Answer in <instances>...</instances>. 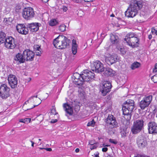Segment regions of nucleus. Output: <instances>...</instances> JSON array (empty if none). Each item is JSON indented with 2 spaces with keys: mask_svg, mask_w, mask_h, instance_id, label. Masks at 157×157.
Instances as JSON below:
<instances>
[{
  "mask_svg": "<svg viewBox=\"0 0 157 157\" xmlns=\"http://www.w3.org/2000/svg\"><path fill=\"white\" fill-rule=\"evenodd\" d=\"M23 52L25 61H31L33 60L35 53L27 49L25 50Z\"/></svg>",
  "mask_w": 157,
  "mask_h": 157,
  "instance_id": "15",
  "label": "nucleus"
},
{
  "mask_svg": "<svg viewBox=\"0 0 157 157\" xmlns=\"http://www.w3.org/2000/svg\"><path fill=\"white\" fill-rule=\"evenodd\" d=\"M45 149L47 151H52V149L51 148H45Z\"/></svg>",
  "mask_w": 157,
  "mask_h": 157,
  "instance_id": "48",
  "label": "nucleus"
},
{
  "mask_svg": "<svg viewBox=\"0 0 157 157\" xmlns=\"http://www.w3.org/2000/svg\"><path fill=\"white\" fill-rule=\"evenodd\" d=\"M66 25L64 24H62L59 27V30L61 32H64L66 30Z\"/></svg>",
  "mask_w": 157,
  "mask_h": 157,
  "instance_id": "30",
  "label": "nucleus"
},
{
  "mask_svg": "<svg viewBox=\"0 0 157 157\" xmlns=\"http://www.w3.org/2000/svg\"><path fill=\"white\" fill-rule=\"evenodd\" d=\"M136 142L139 148L141 149H143L147 145V143L146 138L141 136L137 137Z\"/></svg>",
  "mask_w": 157,
  "mask_h": 157,
  "instance_id": "16",
  "label": "nucleus"
},
{
  "mask_svg": "<svg viewBox=\"0 0 157 157\" xmlns=\"http://www.w3.org/2000/svg\"><path fill=\"white\" fill-rule=\"evenodd\" d=\"M22 14L26 20H30L34 17L35 13L33 8L31 7L25 8L22 11Z\"/></svg>",
  "mask_w": 157,
  "mask_h": 157,
  "instance_id": "10",
  "label": "nucleus"
},
{
  "mask_svg": "<svg viewBox=\"0 0 157 157\" xmlns=\"http://www.w3.org/2000/svg\"><path fill=\"white\" fill-rule=\"evenodd\" d=\"M31 141V143H32V146L33 147H34V142L32 141Z\"/></svg>",
  "mask_w": 157,
  "mask_h": 157,
  "instance_id": "57",
  "label": "nucleus"
},
{
  "mask_svg": "<svg viewBox=\"0 0 157 157\" xmlns=\"http://www.w3.org/2000/svg\"><path fill=\"white\" fill-rule=\"evenodd\" d=\"M78 47V45L76 43V40L73 39L72 40V47Z\"/></svg>",
  "mask_w": 157,
  "mask_h": 157,
  "instance_id": "38",
  "label": "nucleus"
},
{
  "mask_svg": "<svg viewBox=\"0 0 157 157\" xmlns=\"http://www.w3.org/2000/svg\"><path fill=\"white\" fill-rule=\"evenodd\" d=\"M4 43L5 47L8 49H13L16 46V42L15 39L11 36L6 38Z\"/></svg>",
  "mask_w": 157,
  "mask_h": 157,
  "instance_id": "13",
  "label": "nucleus"
},
{
  "mask_svg": "<svg viewBox=\"0 0 157 157\" xmlns=\"http://www.w3.org/2000/svg\"><path fill=\"white\" fill-rule=\"evenodd\" d=\"M71 41L66 36H59L53 40V44L55 48L59 49L66 48L69 45Z\"/></svg>",
  "mask_w": 157,
  "mask_h": 157,
  "instance_id": "3",
  "label": "nucleus"
},
{
  "mask_svg": "<svg viewBox=\"0 0 157 157\" xmlns=\"http://www.w3.org/2000/svg\"><path fill=\"white\" fill-rule=\"evenodd\" d=\"M117 56L114 54L107 57L105 59V62L109 65H110L116 63L118 61Z\"/></svg>",
  "mask_w": 157,
  "mask_h": 157,
  "instance_id": "21",
  "label": "nucleus"
},
{
  "mask_svg": "<svg viewBox=\"0 0 157 157\" xmlns=\"http://www.w3.org/2000/svg\"><path fill=\"white\" fill-rule=\"evenodd\" d=\"M111 87L110 82L108 81H105L100 86V90L102 95L104 96L110 91Z\"/></svg>",
  "mask_w": 157,
  "mask_h": 157,
  "instance_id": "12",
  "label": "nucleus"
},
{
  "mask_svg": "<svg viewBox=\"0 0 157 157\" xmlns=\"http://www.w3.org/2000/svg\"><path fill=\"white\" fill-rule=\"evenodd\" d=\"M58 23L56 20L55 19L51 20L49 22V25L51 26H54Z\"/></svg>",
  "mask_w": 157,
  "mask_h": 157,
  "instance_id": "28",
  "label": "nucleus"
},
{
  "mask_svg": "<svg viewBox=\"0 0 157 157\" xmlns=\"http://www.w3.org/2000/svg\"><path fill=\"white\" fill-rule=\"evenodd\" d=\"M148 128L149 133H157V124L152 121L148 124Z\"/></svg>",
  "mask_w": 157,
  "mask_h": 157,
  "instance_id": "20",
  "label": "nucleus"
},
{
  "mask_svg": "<svg viewBox=\"0 0 157 157\" xmlns=\"http://www.w3.org/2000/svg\"><path fill=\"white\" fill-rule=\"evenodd\" d=\"M6 35L2 31H0V44L4 43L6 38Z\"/></svg>",
  "mask_w": 157,
  "mask_h": 157,
  "instance_id": "25",
  "label": "nucleus"
},
{
  "mask_svg": "<svg viewBox=\"0 0 157 157\" xmlns=\"http://www.w3.org/2000/svg\"><path fill=\"white\" fill-rule=\"evenodd\" d=\"M51 113L52 114L56 115L57 113H56L55 108H53L51 110Z\"/></svg>",
  "mask_w": 157,
  "mask_h": 157,
  "instance_id": "37",
  "label": "nucleus"
},
{
  "mask_svg": "<svg viewBox=\"0 0 157 157\" xmlns=\"http://www.w3.org/2000/svg\"><path fill=\"white\" fill-rule=\"evenodd\" d=\"M140 63L137 62H135L133 63L131 66V68L132 70H134L136 68H139L140 66Z\"/></svg>",
  "mask_w": 157,
  "mask_h": 157,
  "instance_id": "26",
  "label": "nucleus"
},
{
  "mask_svg": "<svg viewBox=\"0 0 157 157\" xmlns=\"http://www.w3.org/2000/svg\"><path fill=\"white\" fill-rule=\"evenodd\" d=\"M24 123L26 124H28L30 122L31 119L29 118H25L24 119Z\"/></svg>",
  "mask_w": 157,
  "mask_h": 157,
  "instance_id": "36",
  "label": "nucleus"
},
{
  "mask_svg": "<svg viewBox=\"0 0 157 157\" xmlns=\"http://www.w3.org/2000/svg\"><path fill=\"white\" fill-rule=\"evenodd\" d=\"M27 103H28V100L26 101L25 102V104H26Z\"/></svg>",
  "mask_w": 157,
  "mask_h": 157,
  "instance_id": "63",
  "label": "nucleus"
},
{
  "mask_svg": "<svg viewBox=\"0 0 157 157\" xmlns=\"http://www.w3.org/2000/svg\"><path fill=\"white\" fill-rule=\"evenodd\" d=\"M122 53H123V54H125V52H123V51H122Z\"/></svg>",
  "mask_w": 157,
  "mask_h": 157,
  "instance_id": "62",
  "label": "nucleus"
},
{
  "mask_svg": "<svg viewBox=\"0 0 157 157\" xmlns=\"http://www.w3.org/2000/svg\"><path fill=\"white\" fill-rule=\"evenodd\" d=\"M152 99V96L151 95L145 97L139 103V105L142 110L147 108L151 103Z\"/></svg>",
  "mask_w": 157,
  "mask_h": 157,
  "instance_id": "11",
  "label": "nucleus"
},
{
  "mask_svg": "<svg viewBox=\"0 0 157 157\" xmlns=\"http://www.w3.org/2000/svg\"><path fill=\"white\" fill-rule=\"evenodd\" d=\"M105 121L107 126L111 129L116 128L118 127V124L115 117L111 114H109L105 119Z\"/></svg>",
  "mask_w": 157,
  "mask_h": 157,
  "instance_id": "8",
  "label": "nucleus"
},
{
  "mask_svg": "<svg viewBox=\"0 0 157 157\" xmlns=\"http://www.w3.org/2000/svg\"><path fill=\"white\" fill-rule=\"evenodd\" d=\"M136 36V35L133 33H129L125 36L124 41L132 48L137 47L139 44V40Z\"/></svg>",
  "mask_w": 157,
  "mask_h": 157,
  "instance_id": "5",
  "label": "nucleus"
},
{
  "mask_svg": "<svg viewBox=\"0 0 157 157\" xmlns=\"http://www.w3.org/2000/svg\"><path fill=\"white\" fill-rule=\"evenodd\" d=\"M127 133V128L125 127L122 128H121V133L122 137H126Z\"/></svg>",
  "mask_w": 157,
  "mask_h": 157,
  "instance_id": "27",
  "label": "nucleus"
},
{
  "mask_svg": "<svg viewBox=\"0 0 157 157\" xmlns=\"http://www.w3.org/2000/svg\"><path fill=\"white\" fill-rule=\"evenodd\" d=\"M36 48V55L39 56H40L41 52L40 50H41V49L40 48V47L38 46Z\"/></svg>",
  "mask_w": 157,
  "mask_h": 157,
  "instance_id": "29",
  "label": "nucleus"
},
{
  "mask_svg": "<svg viewBox=\"0 0 157 157\" xmlns=\"http://www.w3.org/2000/svg\"><path fill=\"white\" fill-rule=\"evenodd\" d=\"M19 122H22L24 123V119H20Z\"/></svg>",
  "mask_w": 157,
  "mask_h": 157,
  "instance_id": "52",
  "label": "nucleus"
},
{
  "mask_svg": "<svg viewBox=\"0 0 157 157\" xmlns=\"http://www.w3.org/2000/svg\"><path fill=\"white\" fill-rule=\"evenodd\" d=\"M74 1L77 3H80L81 2L82 0H73Z\"/></svg>",
  "mask_w": 157,
  "mask_h": 157,
  "instance_id": "46",
  "label": "nucleus"
},
{
  "mask_svg": "<svg viewBox=\"0 0 157 157\" xmlns=\"http://www.w3.org/2000/svg\"><path fill=\"white\" fill-rule=\"evenodd\" d=\"M89 144L91 145H93L94 144L93 143L92 141H90L89 142Z\"/></svg>",
  "mask_w": 157,
  "mask_h": 157,
  "instance_id": "59",
  "label": "nucleus"
},
{
  "mask_svg": "<svg viewBox=\"0 0 157 157\" xmlns=\"http://www.w3.org/2000/svg\"><path fill=\"white\" fill-rule=\"evenodd\" d=\"M38 101H39V102L38 103H37V104L36 105H34L33 107L31 108V109H33V108H34L35 107L38 106V105H39L40 103H41V101L40 100V99H38Z\"/></svg>",
  "mask_w": 157,
  "mask_h": 157,
  "instance_id": "40",
  "label": "nucleus"
},
{
  "mask_svg": "<svg viewBox=\"0 0 157 157\" xmlns=\"http://www.w3.org/2000/svg\"><path fill=\"white\" fill-rule=\"evenodd\" d=\"M35 97L36 98H37V95H36V96H33L31 97L30 98V99L33 98Z\"/></svg>",
  "mask_w": 157,
  "mask_h": 157,
  "instance_id": "60",
  "label": "nucleus"
},
{
  "mask_svg": "<svg viewBox=\"0 0 157 157\" xmlns=\"http://www.w3.org/2000/svg\"><path fill=\"white\" fill-rule=\"evenodd\" d=\"M16 28L17 32L21 34L26 35L28 33V28L23 24H18Z\"/></svg>",
  "mask_w": 157,
  "mask_h": 157,
  "instance_id": "18",
  "label": "nucleus"
},
{
  "mask_svg": "<svg viewBox=\"0 0 157 157\" xmlns=\"http://www.w3.org/2000/svg\"><path fill=\"white\" fill-rule=\"evenodd\" d=\"M75 152H78L79 151V148H76V149H75Z\"/></svg>",
  "mask_w": 157,
  "mask_h": 157,
  "instance_id": "56",
  "label": "nucleus"
},
{
  "mask_svg": "<svg viewBox=\"0 0 157 157\" xmlns=\"http://www.w3.org/2000/svg\"><path fill=\"white\" fill-rule=\"evenodd\" d=\"M144 123V121L142 119L135 120L131 128L132 133L136 134L140 132L143 128Z\"/></svg>",
  "mask_w": 157,
  "mask_h": 157,
  "instance_id": "6",
  "label": "nucleus"
},
{
  "mask_svg": "<svg viewBox=\"0 0 157 157\" xmlns=\"http://www.w3.org/2000/svg\"><path fill=\"white\" fill-rule=\"evenodd\" d=\"M141 157H150L149 156L145 155H142L141 156Z\"/></svg>",
  "mask_w": 157,
  "mask_h": 157,
  "instance_id": "53",
  "label": "nucleus"
},
{
  "mask_svg": "<svg viewBox=\"0 0 157 157\" xmlns=\"http://www.w3.org/2000/svg\"><path fill=\"white\" fill-rule=\"evenodd\" d=\"M134 108L135 102L132 100H128L123 104L122 108L123 114L127 116V119L129 120L131 119V114Z\"/></svg>",
  "mask_w": 157,
  "mask_h": 157,
  "instance_id": "4",
  "label": "nucleus"
},
{
  "mask_svg": "<svg viewBox=\"0 0 157 157\" xmlns=\"http://www.w3.org/2000/svg\"><path fill=\"white\" fill-rule=\"evenodd\" d=\"M78 47H72V51L73 54L74 55H75L77 52V48Z\"/></svg>",
  "mask_w": 157,
  "mask_h": 157,
  "instance_id": "33",
  "label": "nucleus"
},
{
  "mask_svg": "<svg viewBox=\"0 0 157 157\" xmlns=\"http://www.w3.org/2000/svg\"><path fill=\"white\" fill-rule=\"evenodd\" d=\"M94 0H84V1L86 2H91L93 1Z\"/></svg>",
  "mask_w": 157,
  "mask_h": 157,
  "instance_id": "49",
  "label": "nucleus"
},
{
  "mask_svg": "<svg viewBox=\"0 0 157 157\" xmlns=\"http://www.w3.org/2000/svg\"><path fill=\"white\" fill-rule=\"evenodd\" d=\"M25 61L23 52L22 54L18 53L14 57L13 62L14 63L19 64L23 63Z\"/></svg>",
  "mask_w": 157,
  "mask_h": 157,
  "instance_id": "19",
  "label": "nucleus"
},
{
  "mask_svg": "<svg viewBox=\"0 0 157 157\" xmlns=\"http://www.w3.org/2000/svg\"><path fill=\"white\" fill-rule=\"evenodd\" d=\"M20 9V8H19V7H17L15 10V11L17 12L18 13L19 12V10Z\"/></svg>",
  "mask_w": 157,
  "mask_h": 157,
  "instance_id": "47",
  "label": "nucleus"
},
{
  "mask_svg": "<svg viewBox=\"0 0 157 157\" xmlns=\"http://www.w3.org/2000/svg\"><path fill=\"white\" fill-rule=\"evenodd\" d=\"M57 121V119H52L51 120L50 122L52 123H54L56 122Z\"/></svg>",
  "mask_w": 157,
  "mask_h": 157,
  "instance_id": "45",
  "label": "nucleus"
},
{
  "mask_svg": "<svg viewBox=\"0 0 157 157\" xmlns=\"http://www.w3.org/2000/svg\"><path fill=\"white\" fill-rule=\"evenodd\" d=\"M156 31V29H155L154 28H152L151 29V33L153 34H155Z\"/></svg>",
  "mask_w": 157,
  "mask_h": 157,
  "instance_id": "42",
  "label": "nucleus"
},
{
  "mask_svg": "<svg viewBox=\"0 0 157 157\" xmlns=\"http://www.w3.org/2000/svg\"><path fill=\"white\" fill-rule=\"evenodd\" d=\"M102 146L103 147H109L110 146L109 145H105V144H103Z\"/></svg>",
  "mask_w": 157,
  "mask_h": 157,
  "instance_id": "51",
  "label": "nucleus"
},
{
  "mask_svg": "<svg viewBox=\"0 0 157 157\" xmlns=\"http://www.w3.org/2000/svg\"><path fill=\"white\" fill-rule=\"evenodd\" d=\"M104 74L105 76H113L116 75V72L112 69L109 68H104Z\"/></svg>",
  "mask_w": 157,
  "mask_h": 157,
  "instance_id": "23",
  "label": "nucleus"
},
{
  "mask_svg": "<svg viewBox=\"0 0 157 157\" xmlns=\"http://www.w3.org/2000/svg\"><path fill=\"white\" fill-rule=\"evenodd\" d=\"M91 67L93 68L92 70L97 73L103 72L105 68L103 64L99 61L94 62Z\"/></svg>",
  "mask_w": 157,
  "mask_h": 157,
  "instance_id": "14",
  "label": "nucleus"
},
{
  "mask_svg": "<svg viewBox=\"0 0 157 157\" xmlns=\"http://www.w3.org/2000/svg\"><path fill=\"white\" fill-rule=\"evenodd\" d=\"M63 106L66 113L69 115H72L73 109H74L76 112H77L80 109L79 106L76 104L75 103H72L71 106L66 103L64 104Z\"/></svg>",
  "mask_w": 157,
  "mask_h": 157,
  "instance_id": "7",
  "label": "nucleus"
},
{
  "mask_svg": "<svg viewBox=\"0 0 157 157\" xmlns=\"http://www.w3.org/2000/svg\"><path fill=\"white\" fill-rule=\"evenodd\" d=\"M106 97L107 98V99L109 100L111 98V95H109L108 96H107Z\"/></svg>",
  "mask_w": 157,
  "mask_h": 157,
  "instance_id": "50",
  "label": "nucleus"
},
{
  "mask_svg": "<svg viewBox=\"0 0 157 157\" xmlns=\"http://www.w3.org/2000/svg\"><path fill=\"white\" fill-rule=\"evenodd\" d=\"M153 72H156L157 71V63L155 64V68L153 69Z\"/></svg>",
  "mask_w": 157,
  "mask_h": 157,
  "instance_id": "39",
  "label": "nucleus"
},
{
  "mask_svg": "<svg viewBox=\"0 0 157 157\" xmlns=\"http://www.w3.org/2000/svg\"><path fill=\"white\" fill-rule=\"evenodd\" d=\"M155 34H156V35H157V30H156V33H155Z\"/></svg>",
  "mask_w": 157,
  "mask_h": 157,
  "instance_id": "64",
  "label": "nucleus"
},
{
  "mask_svg": "<svg viewBox=\"0 0 157 157\" xmlns=\"http://www.w3.org/2000/svg\"><path fill=\"white\" fill-rule=\"evenodd\" d=\"M143 6L142 3L136 0H132L127 10L125 12L126 16L133 17L138 13V11Z\"/></svg>",
  "mask_w": 157,
  "mask_h": 157,
  "instance_id": "2",
  "label": "nucleus"
},
{
  "mask_svg": "<svg viewBox=\"0 0 157 157\" xmlns=\"http://www.w3.org/2000/svg\"><path fill=\"white\" fill-rule=\"evenodd\" d=\"M49 0H42V2H44V3H46L47 2H48Z\"/></svg>",
  "mask_w": 157,
  "mask_h": 157,
  "instance_id": "54",
  "label": "nucleus"
},
{
  "mask_svg": "<svg viewBox=\"0 0 157 157\" xmlns=\"http://www.w3.org/2000/svg\"><path fill=\"white\" fill-rule=\"evenodd\" d=\"M62 9L63 11L65 12L67 10V7L65 6H63L62 7Z\"/></svg>",
  "mask_w": 157,
  "mask_h": 157,
  "instance_id": "41",
  "label": "nucleus"
},
{
  "mask_svg": "<svg viewBox=\"0 0 157 157\" xmlns=\"http://www.w3.org/2000/svg\"><path fill=\"white\" fill-rule=\"evenodd\" d=\"M95 122L94 119H93L91 121L89 122L87 124V126H88L94 127L95 124Z\"/></svg>",
  "mask_w": 157,
  "mask_h": 157,
  "instance_id": "31",
  "label": "nucleus"
},
{
  "mask_svg": "<svg viewBox=\"0 0 157 157\" xmlns=\"http://www.w3.org/2000/svg\"><path fill=\"white\" fill-rule=\"evenodd\" d=\"M152 36L151 35H149L148 36V38L149 39H151L152 38Z\"/></svg>",
  "mask_w": 157,
  "mask_h": 157,
  "instance_id": "58",
  "label": "nucleus"
},
{
  "mask_svg": "<svg viewBox=\"0 0 157 157\" xmlns=\"http://www.w3.org/2000/svg\"><path fill=\"white\" fill-rule=\"evenodd\" d=\"M110 40L112 45H117L119 41L118 37L113 34L111 35Z\"/></svg>",
  "mask_w": 157,
  "mask_h": 157,
  "instance_id": "24",
  "label": "nucleus"
},
{
  "mask_svg": "<svg viewBox=\"0 0 157 157\" xmlns=\"http://www.w3.org/2000/svg\"><path fill=\"white\" fill-rule=\"evenodd\" d=\"M97 147V146L96 144H94V145L92 147H91L90 149L92 150L95 149Z\"/></svg>",
  "mask_w": 157,
  "mask_h": 157,
  "instance_id": "43",
  "label": "nucleus"
},
{
  "mask_svg": "<svg viewBox=\"0 0 157 157\" xmlns=\"http://www.w3.org/2000/svg\"><path fill=\"white\" fill-rule=\"evenodd\" d=\"M98 155H99V153H98L97 154L94 155L95 156L94 157H99Z\"/></svg>",
  "mask_w": 157,
  "mask_h": 157,
  "instance_id": "55",
  "label": "nucleus"
},
{
  "mask_svg": "<svg viewBox=\"0 0 157 157\" xmlns=\"http://www.w3.org/2000/svg\"><path fill=\"white\" fill-rule=\"evenodd\" d=\"M110 16L111 17H113L114 16V15L113 14H111V15H110Z\"/></svg>",
  "mask_w": 157,
  "mask_h": 157,
  "instance_id": "61",
  "label": "nucleus"
},
{
  "mask_svg": "<svg viewBox=\"0 0 157 157\" xmlns=\"http://www.w3.org/2000/svg\"><path fill=\"white\" fill-rule=\"evenodd\" d=\"M40 24L38 23H33L28 24L27 26L31 32H35L39 30Z\"/></svg>",
  "mask_w": 157,
  "mask_h": 157,
  "instance_id": "22",
  "label": "nucleus"
},
{
  "mask_svg": "<svg viewBox=\"0 0 157 157\" xmlns=\"http://www.w3.org/2000/svg\"><path fill=\"white\" fill-rule=\"evenodd\" d=\"M75 81L77 85H82L83 82H86L89 83L94 79L95 74L90 71L87 70H84L81 74L78 73L74 74Z\"/></svg>",
  "mask_w": 157,
  "mask_h": 157,
  "instance_id": "1",
  "label": "nucleus"
},
{
  "mask_svg": "<svg viewBox=\"0 0 157 157\" xmlns=\"http://www.w3.org/2000/svg\"><path fill=\"white\" fill-rule=\"evenodd\" d=\"M109 141L110 143L113 144H116L118 143L117 141L116 140L112 139H109Z\"/></svg>",
  "mask_w": 157,
  "mask_h": 157,
  "instance_id": "35",
  "label": "nucleus"
},
{
  "mask_svg": "<svg viewBox=\"0 0 157 157\" xmlns=\"http://www.w3.org/2000/svg\"><path fill=\"white\" fill-rule=\"evenodd\" d=\"M10 88L6 84L0 86V97L3 99H6L10 96Z\"/></svg>",
  "mask_w": 157,
  "mask_h": 157,
  "instance_id": "9",
  "label": "nucleus"
},
{
  "mask_svg": "<svg viewBox=\"0 0 157 157\" xmlns=\"http://www.w3.org/2000/svg\"><path fill=\"white\" fill-rule=\"evenodd\" d=\"M151 79L154 83L157 82V75H155L152 77Z\"/></svg>",
  "mask_w": 157,
  "mask_h": 157,
  "instance_id": "34",
  "label": "nucleus"
},
{
  "mask_svg": "<svg viewBox=\"0 0 157 157\" xmlns=\"http://www.w3.org/2000/svg\"><path fill=\"white\" fill-rule=\"evenodd\" d=\"M108 148L107 147H103L102 148V151L103 152H106L108 150Z\"/></svg>",
  "mask_w": 157,
  "mask_h": 157,
  "instance_id": "44",
  "label": "nucleus"
},
{
  "mask_svg": "<svg viewBox=\"0 0 157 157\" xmlns=\"http://www.w3.org/2000/svg\"><path fill=\"white\" fill-rule=\"evenodd\" d=\"M8 80L9 84L12 88L14 89L17 87V80L15 75H9Z\"/></svg>",
  "mask_w": 157,
  "mask_h": 157,
  "instance_id": "17",
  "label": "nucleus"
},
{
  "mask_svg": "<svg viewBox=\"0 0 157 157\" xmlns=\"http://www.w3.org/2000/svg\"><path fill=\"white\" fill-rule=\"evenodd\" d=\"M12 21V18L10 17L5 18L4 20V21L7 24H9V23L11 22Z\"/></svg>",
  "mask_w": 157,
  "mask_h": 157,
  "instance_id": "32",
  "label": "nucleus"
}]
</instances>
